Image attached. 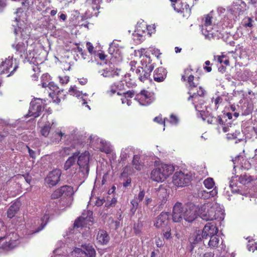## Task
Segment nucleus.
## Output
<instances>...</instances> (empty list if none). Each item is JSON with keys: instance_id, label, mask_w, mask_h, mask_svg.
<instances>
[{"instance_id": "f257e3e1", "label": "nucleus", "mask_w": 257, "mask_h": 257, "mask_svg": "<svg viewBox=\"0 0 257 257\" xmlns=\"http://www.w3.org/2000/svg\"><path fill=\"white\" fill-rule=\"evenodd\" d=\"M140 57L142 58L141 62L142 67H138L136 70L139 79L141 82H145L150 78L151 73L155 67V63L151 58L149 53L145 49L138 51Z\"/></svg>"}, {"instance_id": "f03ea898", "label": "nucleus", "mask_w": 257, "mask_h": 257, "mask_svg": "<svg viewBox=\"0 0 257 257\" xmlns=\"http://www.w3.org/2000/svg\"><path fill=\"white\" fill-rule=\"evenodd\" d=\"M199 213L200 217L206 221L223 218L222 211L215 207L211 206L209 203L202 205L199 209Z\"/></svg>"}, {"instance_id": "7ed1b4c3", "label": "nucleus", "mask_w": 257, "mask_h": 257, "mask_svg": "<svg viewBox=\"0 0 257 257\" xmlns=\"http://www.w3.org/2000/svg\"><path fill=\"white\" fill-rule=\"evenodd\" d=\"M15 21L17 24L16 26L13 25L15 27L14 34L17 35L20 33L21 38L23 41L28 42L30 37V28L23 21L21 22L20 18H16Z\"/></svg>"}, {"instance_id": "20e7f679", "label": "nucleus", "mask_w": 257, "mask_h": 257, "mask_svg": "<svg viewBox=\"0 0 257 257\" xmlns=\"http://www.w3.org/2000/svg\"><path fill=\"white\" fill-rule=\"evenodd\" d=\"M193 69L189 67L184 69L183 74L181 75V80L186 82L190 90L196 87L199 85V77H195L192 74Z\"/></svg>"}, {"instance_id": "39448f33", "label": "nucleus", "mask_w": 257, "mask_h": 257, "mask_svg": "<svg viewBox=\"0 0 257 257\" xmlns=\"http://www.w3.org/2000/svg\"><path fill=\"white\" fill-rule=\"evenodd\" d=\"M44 102L40 98L32 100L30 104L28 113L26 116L37 117L40 115L42 110L44 108Z\"/></svg>"}, {"instance_id": "423d86ee", "label": "nucleus", "mask_w": 257, "mask_h": 257, "mask_svg": "<svg viewBox=\"0 0 257 257\" xmlns=\"http://www.w3.org/2000/svg\"><path fill=\"white\" fill-rule=\"evenodd\" d=\"M74 188L70 185H64L54 190L51 195V199H58L61 197H71L74 194Z\"/></svg>"}, {"instance_id": "0eeeda50", "label": "nucleus", "mask_w": 257, "mask_h": 257, "mask_svg": "<svg viewBox=\"0 0 257 257\" xmlns=\"http://www.w3.org/2000/svg\"><path fill=\"white\" fill-rule=\"evenodd\" d=\"M90 154L88 151H85L78 157L77 164L80 171L84 175H87L89 172Z\"/></svg>"}, {"instance_id": "6e6552de", "label": "nucleus", "mask_w": 257, "mask_h": 257, "mask_svg": "<svg viewBox=\"0 0 257 257\" xmlns=\"http://www.w3.org/2000/svg\"><path fill=\"white\" fill-rule=\"evenodd\" d=\"M191 178V176L185 174L181 171L176 172L173 177V182L175 185L182 187L188 185Z\"/></svg>"}, {"instance_id": "1a4fd4ad", "label": "nucleus", "mask_w": 257, "mask_h": 257, "mask_svg": "<svg viewBox=\"0 0 257 257\" xmlns=\"http://www.w3.org/2000/svg\"><path fill=\"white\" fill-rule=\"evenodd\" d=\"M173 8L176 12L180 13L186 19L191 15V9L186 0H178L177 4H173Z\"/></svg>"}, {"instance_id": "9d476101", "label": "nucleus", "mask_w": 257, "mask_h": 257, "mask_svg": "<svg viewBox=\"0 0 257 257\" xmlns=\"http://www.w3.org/2000/svg\"><path fill=\"white\" fill-rule=\"evenodd\" d=\"M92 214L91 211H84L82 215L75 221L74 226L77 228L86 227L87 225H89V222H92Z\"/></svg>"}, {"instance_id": "9b49d317", "label": "nucleus", "mask_w": 257, "mask_h": 257, "mask_svg": "<svg viewBox=\"0 0 257 257\" xmlns=\"http://www.w3.org/2000/svg\"><path fill=\"white\" fill-rule=\"evenodd\" d=\"M202 32L206 38L209 39L214 37L212 17L209 14L204 16V22L202 26Z\"/></svg>"}, {"instance_id": "f8f14e48", "label": "nucleus", "mask_w": 257, "mask_h": 257, "mask_svg": "<svg viewBox=\"0 0 257 257\" xmlns=\"http://www.w3.org/2000/svg\"><path fill=\"white\" fill-rule=\"evenodd\" d=\"M13 58H7L4 61H3L0 67L1 69V74H8L7 76L12 75L14 72L18 68V65L15 64L13 65Z\"/></svg>"}, {"instance_id": "ddd939ff", "label": "nucleus", "mask_w": 257, "mask_h": 257, "mask_svg": "<svg viewBox=\"0 0 257 257\" xmlns=\"http://www.w3.org/2000/svg\"><path fill=\"white\" fill-rule=\"evenodd\" d=\"M135 99L142 105H148L154 101V98L150 92L143 90L140 93L136 95Z\"/></svg>"}, {"instance_id": "4468645a", "label": "nucleus", "mask_w": 257, "mask_h": 257, "mask_svg": "<svg viewBox=\"0 0 257 257\" xmlns=\"http://www.w3.org/2000/svg\"><path fill=\"white\" fill-rule=\"evenodd\" d=\"M170 213L162 212L155 219L154 226L157 228H163L169 225Z\"/></svg>"}, {"instance_id": "2eb2a0df", "label": "nucleus", "mask_w": 257, "mask_h": 257, "mask_svg": "<svg viewBox=\"0 0 257 257\" xmlns=\"http://www.w3.org/2000/svg\"><path fill=\"white\" fill-rule=\"evenodd\" d=\"M61 171L59 169H55L49 172L45 179L46 183L49 187L56 185L60 180Z\"/></svg>"}, {"instance_id": "dca6fc26", "label": "nucleus", "mask_w": 257, "mask_h": 257, "mask_svg": "<svg viewBox=\"0 0 257 257\" xmlns=\"http://www.w3.org/2000/svg\"><path fill=\"white\" fill-rule=\"evenodd\" d=\"M218 229L216 224L213 222H208L204 226L201 234L202 239H207L212 235H216L218 233Z\"/></svg>"}, {"instance_id": "f3484780", "label": "nucleus", "mask_w": 257, "mask_h": 257, "mask_svg": "<svg viewBox=\"0 0 257 257\" xmlns=\"http://www.w3.org/2000/svg\"><path fill=\"white\" fill-rule=\"evenodd\" d=\"M131 74H126L124 75V79L122 81H120L114 83L113 87H115L117 90L121 91L125 89V86L124 82H125V85L127 87H133L136 85L135 82L134 80L130 78Z\"/></svg>"}, {"instance_id": "a211bd4d", "label": "nucleus", "mask_w": 257, "mask_h": 257, "mask_svg": "<svg viewBox=\"0 0 257 257\" xmlns=\"http://www.w3.org/2000/svg\"><path fill=\"white\" fill-rule=\"evenodd\" d=\"M185 209L181 203L177 202L173 207L172 219L174 222H178L183 218Z\"/></svg>"}, {"instance_id": "6ab92c4d", "label": "nucleus", "mask_w": 257, "mask_h": 257, "mask_svg": "<svg viewBox=\"0 0 257 257\" xmlns=\"http://www.w3.org/2000/svg\"><path fill=\"white\" fill-rule=\"evenodd\" d=\"M28 45V42L23 41L14 44L12 47L16 50V54L23 58L27 55Z\"/></svg>"}, {"instance_id": "aec40b11", "label": "nucleus", "mask_w": 257, "mask_h": 257, "mask_svg": "<svg viewBox=\"0 0 257 257\" xmlns=\"http://www.w3.org/2000/svg\"><path fill=\"white\" fill-rule=\"evenodd\" d=\"M218 125L222 127L223 132L226 133L230 131V130H233L235 125L232 124L231 121H228L225 116L221 117L218 116Z\"/></svg>"}, {"instance_id": "412c9836", "label": "nucleus", "mask_w": 257, "mask_h": 257, "mask_svg": "<svg viewBox=\"0 0 257 257\" xmlns=\"http://www.w3.org/2000/svg\"><path fill=\"white\" fill-rule=\"evenodd\" d=\"M167 72L163 67L156 69L154 72V79L157 82L163 81L166 77Z\"/></svg>"}, {"instance_id": "4be33fe9", "label": "nucleus", "mask_w": 257, "mask_h": 257, "mask_svg": "<svg viewBox=\"0 0 257 257\" xmlns=\"http://www.w3.org/2000/svg\"><path fill=\"white\" fill-rule=\"evenodd\" d=\"M117 94L122 95L121 98L122 103H126L129 106L132 103L131 99L135 96V93L133 90H128L122 93L118 91L117 92Z\"/></svg>"}, {"instance_id": "5701e85b", "label": "nucleus", "mask_w": 257, "mask_h": 257, "mask_svg": "<svg viewBox=\"0 0 257 257\" xmlns=\"http://www.w3.org/2000/svg\"><path fill=\"white\" fill-rule=\"evenodd\" d=\"M96 239L100 244H106L110 240L107 232L104 230H99L97 233Z\"/></svg>"}, {"instance_id": "b1692460", "label": "nucleus", "mask_w": 257, "mask_h": 257, "mask_svg": "<svg viewBox=\"0 0 257 257\" xmlns=\"http://www.w3.org/2000/svg\"><path fill=\"white\" fill-rule=\"evenodd\" d=\"M21 206V203L19 201L14 202L9 207L7 211V217L12 219L19 211Z\"/></svg>"}, {"instance_id": "393cba45", "label": "nucleus", "mask_w": 257, "mask_h": 257, "mask_svg": "<svg viewBox=\"0 0 257 257\" xmlns=\"http://www.w3.org/2000/svg\"><path fill=\"white\" fill-rule=\"evenodd\" d=\"M196 217L197 214L196 211L194 209L191 208L190 207L185 209L183 218L186 221L191 222L194 220Z\"/></svg>"}, {"instance_id": "a878e982", "label": "nucleus", "mask_w": 257, "mask_h": 257, "mask_svg": "<svg viewBox=\"0 0 257 257\" xmlns=\"http://www.w3.org/2000/svg\"><path fill=\"white\" fill-rule=\"evenodd\" d=\"M188 100L191 101L192 104L194 106L196 110L199 105H202L205 103L204 97L199 96L196 94L190 95L188 98Z\"/></svg>"}, {"instance_id": "bb28decb", "label": "nucleus", "mask_w": 257, "mask_h": 257, "mask_svg": "<svg viewBox=\"0 0 257 257\" xmlns=\"http://www.w3.org/2000/svg\"><path fill=\"white\" fill-rule=\"evenodd\" d=\"M79 154V152H75L73 154L72 156L68 158L64 165V169L65 170H67L70 169L74 165H75L76 159Z\"/></svg>"}, {"instance_id": "cd10ccee", "label": "nucleus", "mask_w": 257, "mask_h": 257, "mask_svg": "<svg viewBox=\"0 0 257 257\" xmlns=\"http://www.w3.org/2000/svg\"><path fill=\"white\" fill-rule=\"evenodd\" d=\"M84 249V253L89 257H95L96 251L93 247L89 244H85L82 245Z\"/></svg>"}, {"instance_id": "c85d7f7f", "label": "nucleus", "mask_w": 257, "mask_h": 257, "mask_svg": "<svg viewBox=\"0 0 257 257\" xmlns=\"http://www.w3.org/2000/svg\"><path fill=\"white\" fill-rule=\"evenodd\" d=\"M151 178L157 182H162L164 181L163 178H162V175L160 173V171L157 168L153 169L151 173Z\"/></svg>"}, {"instance_id": "c756f323", "label": "nucleus", "mask_w": 257, "mask_h": 257, "mask_svg": "<svg viewBox=\"0 0 257 257\" xmlns=\"http://www.w3.org/2000/svg\"><path fill=\"white\" fill-rule=\"evenodd\" d=\"M63 91L58 90L57 92H50L49 95L52 98L53 102L56 103L60 102L61 99L63 98Z\"/></svg>"}, {"instance_id": "7c9ffc66", "label": "nucleus", "mask_w": 257, "mask_h": 257, "mask_svg": "<svg viewBox=\"0 0 257 257\" xmlns=\"http://www.w3.org/2000/svg\"><path fill=\"white\" fill-rule=\"evenodd\" d=\"M140 157L138 155H134L133 160L132 161V165L133 167L138 171H141L144 165L143 163L140 162Z\"/></svg>"}, {"instance_id": "2f4dec72", "label": "nucleus", "mask_w": 257, "mask_h": 257, "mask_svg": "<svg viewBox=\"0 0 257 257\" xmlns=\"http://www.w3.org/2000/svg\"><path fill=\"white\" fill-rule=\"evenodd\" d=\"M219 242V237L218 235H212L210 237V240L208 242V245L209 247L210 248H216L218 246V244Z\"/></svg>"}, {"instance_id": "473e14b6", "label": "nucleus", "mask_w": 257, "mask_h": 257, "mask_svg": "<svg viewBox=\"0 0 257 257\" xmlns=\"http://www.w3.org/2000/svg\"><path fill=\"white\" fill-rule=\"evenodd\" d=\"M162 168L165 175H166L167 178L171 175L174 171V167L173 166L167 164H161Z\"/></svg>"}, {"instance_id": "72a5a7b5", "label": "nucleus", "mask_w": 257, "mask_h": 257, "mask_svg": "<svg viewBox=\"0 0 257 257\" xmlns=\"http://www.w3.org/2000/svg\"><path fill=\"white\" fill-rule=\"evenodd\" d=\"M143 227V223L141 221H138V222L135 224H134L133 227V230L134 233L136 235H140L142 233V230Z\"/></svg>"}, {"instance_id": "f704fd0d", "label": "nucleus", "mask_w": 257, "mask_h": 257, "mask_svg": "<svg viewBox=\"0 0 257 257\" xmlns=\"http://www.w3.org/2000/svg\"><path fill=\"white\" fill-rule=\"evenodd\" d=\"M217 61L220 64H224L226 66L229 65V57L223 53L220 56H216Z\"/></svg>"}, {"instance_id": "c9c22d12", "label": "nucleus", "mask_w": 257, "mask_h": 257, "mask_svg": "<svg viewBox=\"0 0 257 257\" xmlns=\"http://www.w3.org/2000/svg\"><path fill=\"white\" fill-rule=\"evenodd\" d=\"M53 123V122H48V124L44 125L41 130V133L42 136L45 137H47L49 135L51 126Z\"/></svg>"}, {"instance_id": "e433bc0d", "label": "nucleus", "mask_w": 257, "mask_h": 257, "mask_svg": "<svg viewBox=\"0 0 257 257\" xmlns=\"http://www.w3.org/2000/svg\"><path fill=\"white\" fill-rule=\"evenodd\" d=\"M68 92L70 95L77 97L80 96L82 94V91L78 90L77 87L76 86H71Z\"/></svg>"}, {"instance_id": "4c0bfd02", "label": "nucleus", "mask_w": 257, "mask_h": 257, "mask_svg": "<svg viewBox=\"0 0 257 257\" xmlns=\"http://www.w3.org/2000/svg\"><path fill=\"white\" fill-rule=\"evenodd\" d=\"M23 58H25L30 63H33V64L37 63V64H38L36 61V58L34 57L33 52L29 51V54L27 53V55L25 56H23Z\"/></svg>"}, {"instance_id": "58836bf2", "label": "nucleus", "mask_w": 257, "mask_h": 257, "mask_svg": "<svg viewBox=\"0 0 257 257\" xmlns=\"http://www.w3.org/2000/svg\"><path fill=\"white\" fill-rule=\"evenodd\" d=\"M230 131L231 133H229L226 135V137L228 140L235 139L237 138V136L240 134V132L234 129V128L233 130H230Z\"/></svg>"}, {"instance_id": "ea45409f", "label": "nucleus", "mask_w": 257, "mask_h": 257, "mask_svg": "<svg viewBox=\"0 0 257 257\" xmlns=\"http://www.w3.org/2000/svg\"><path fill=\"white\" fill-rule=\"evenodd\" d=\"M49 114L48 113H44L39 120L38 123L41 124L46 125L48 122H53L52 120H49Z\"/></svg>"}, {"instance_id": "a19ab883", "label": "nucleus", "mask_w": 257, "mask_h": 257, "mask_svg": "<svg viewBox=\"0 0 257 257\" xmlns=\"http://www.w3.org/2000/svg\"><path fill=\"white\" fill-rule=\"evenodd\" d=\"M203 184L205 187L207 189L212 188L215 185L214 181L212 178H208L206 179L204 181Z\"/></svg>"}, {"instance_id": "79ce46f5", "label": "nucleus", "mask_w": 257, "mask_h": 257, "mask_svg": "<svg viewBox=\"0 0 257 257\" xmlns=\"http://www.w3.org/2000/svg\"><path fill=\"white\" fill-rule=\"evenodd\" d=\"M163 235L165 238L168 239L171 237V229L170 226L162 228Z\"/></svg>"}, {"instance_id": "37998d69", "label": "nucleus", "mask_w": 257, "mask_h": 257, "mask_svg": "<svg viewBox=\"0 0 257 257\" xmlns=\"http://www.w3.org/2000/svg\"><path fill=\"white\" fill-rule=\"evenodd\" d=\"M86 45L89 53L91 55H94L95 56L96 55L97 51L94 50V48L92 44L89 42H87L86 43Z\"/></svg>"}, {"instance_id": "c03bdc74", "label": "nucleus", "mask_w": 257, "mask_h": 257, "mask_svg": "<svg viewBox=\"0 0 257 257\" xmlns=\"http://www.w3.org/2000/svg\"><path fill=\"white\" fill-rule=\"evenodd\" d=\"M33 70L35 72V73L32 75L33 80H37L39 77L38 74L40 72V68L38 66L35 64L32 66Z\"/></svg>"}, {"instance_id": "a18cd8bd", "label": "nucleus", "mask_w": 257, "mask_h": 257, "mask_svg": "<svg viewBox=\"0 0 257 257\" xmlns=\"http://www.w3.org/2000/svg\"><path fill=\"white\" fill-rule=\"evenodd\" d=\"M202 119L205 120L206 119L207 122L209 124H214L215 123H217L218 124V117H215L212 116H208L206 118L202 117Z\"/></svg>"}, {"instance_id": "49530a36", "label": "nucleus", "mask_w": 257, "mask_h": 257, "mask_svg": "<svg viewBox=\"0 0 257 257\" xmlns=\"http://www.w3.org/2000/svg\"><path fill=\"white\" fill-rule=\"evenodd\" d=\"M212 102L214 103L215 108L217 109L219 107L220 104L222 103L223 99L221 96H218L214 99H212Z\"/></svg>"}, {"instance_id": "de8ad7c7", "label": "nucleus", "mask_w": 257, "mask_h": 257, "mask_svg": "<svg viewBox=\"0 0 257 257\" xmlns=\"http://www.w3.org/2000/svg\"><path fill=\"white\" fill-rule=\"evenodd\" d=\"M60 83L62 84H66L69 81V77L68 76H58Z\"/></svg>"}, {"instance_id": "09e8293b", "label": "nucleus", "mask_w": 257, "mask_h": 257, "mask_svg": "<svg viewBox=\"0 0 257 257\" xmlns=\"http://www.w3.org/2000/svg\"><path fill=\"white\" fill-rule=\"evenodd\" d=\"M154 121L160 124H164L165 125V124L166 122V120H168V119L166 118L164 120H163L162 118L160 116H156L154 119Z\"/></svg>"}, {"instance_id": "8fccbe9b", "label": "nucleus", "mask_w": 257, "mask_h": 257, "mask_svg": "<svg viewBox=\"0 0 257 257\" xmlns=\"http://www.w3.org/2000/svg\"><path fill=\"white\" fill-rule=\"evenodd\" d=\"M166 121H169L172 124H176L178 122V119L176 115L171 114L170 115V119H168V120H166Z\"/></svg>"}, {"instance_id": "3c124183", "label": "nucleus", "mask_w": 257, "mask_h": 257, "mask_svg": "<svg viewBox=\"0 0 257 257\" xmlns=\"http://www.w3.org/2000/svg\"><path fill=\"white\" fill-rule=\"evenodd\" d=\"M205 65L203 67V69L205 71H206L207 72H210L212 70V68L210 62L209 60H207L205 62Z\"/></svg>"}, {"instance_id": "603ef678", "label": "nucleus", "mask_w": 257, "mask_h": 257, "mask_svg": "<svg viewBox=\"0 0 257 257\" xmlns=\"http://www.w3.org/2000/svg\"><path fill=\"white\" fill-rule=\"evenodd\" d=\"M53 135L55 137V139L57 140H56L55 142H59L61 140L62 137L64 135V134L61 132H55L53 134Z\"/></svg>"}, {"instance_id": "864d4df0", "label": "nucleus", "mask_w": 257, "mask_h": 257, "mask_svg": "<svg viewBox=\"0 0 257 257\" xmlns=\"http://www.w3.org/2000/svg\"><path fill=\"white\" fill-rule=\"evenodd\" d=\"M102 75L104 77H111L113 76L112 71H110L108 69L106 68L103 70Z\"/></svg>"}, {"instance_id": "5fc2aeb1", "label": "nucleus", "mask_w": 257, "mask_h": 257, "mask_svg": "<svg viewBox=\"0 0 257 257\" xmlns=\"http://www.w3.org/2000/svg\"><path fill=\"white\" fill-rule=\"evenodd\" d=\"M26 147L28 149L30 157L31 158H32V159H35L36 158L35 151H34L33 150L31 149L30 148V147H28V146H26Z\"/></svg>"}, {"instance_id": "6e6d98bb", "label": "nucleus", "mask_w": 257, "mask_h": 257, "mask_svg": "<svg viewBox=\"0 0 257 257\" xmlns=\"http://www.w3.org/2000/svg\"><path fill=\"white\" fill-rule=\"evenodd\" d=\"M145 191L144 190H142L140 191V192L138 194V197L136 198V199L137 200H138L139 201H142L143 200V199L145 197Z\"/></svg>"}, {"instance_id": "4d7b16f0", "label": "nucleus", "mask_w": 257, "mask_h": 257, "mask_svg": "<svg viewBox=\"0 0 257 257\" xmlns=\"http://www.w3.org/2000/svg\"><path fill=\"white\" fill-rule=\"evenodd\" d=\"M205 92V90L202 87H199V90H197V92L194 93L193 94H196L199 96L204 97Z\"/></svg>"}, {"instance_id": "13d9d810", "label": "nucleus", "mask_w": 257, "mask_h": 257, "mask_svg": "<svg viewBox=\"0 0 257 257\" xmlns=\"http://www.w3.org/2000/svg\"><path fill=\"white\" fill-rule=\"evenodd\" d=\"M150 51L151 52L152 54L153 55H155L157 58H158L160 55L161 54L160 50L158 49L154 48L151 50Z\"/></svg>"}, {"instance_id": "bf43d9fd", "label": "nucleus", "mask_w": 257, "mask_h": 257, "mask_svg": "<svg viewBox=\"0 0 257 257\" xmlns=\"http://www.w3.org/2000/svg\"><path fill=\"white\" fill-rule=\"evenodd\" d=\"M156 244L158 247H161L164 244V241L160 238H158L156 240Z\"/></svg>"}, {"instance_id": "052dcab7", "label": "nucleus", "mask_w": 257, "mask_h": 257, "mask_svg": "<svg viewBox=\"0 0 257 257\" xmlns=\"http://www.w3.org/2000/svg\"><path fill=\"white\" fill-rule=\"evenodd\" d=\"M49 85V88L51 89V90H53V92H54V90H55V92H57L59 89V88L55 85L53 83H49L48 84Z\"/></svg>"}, {"instance_id": "680f3d73", "label": "nucleus", "mask_w": 257, "mask_h": 257, "mask_svg": "<svg viewBox=\"0 0 257 257\" xmlns=\"http://www.w3.org/2000/svg\"><path fill=\"white\" fill-rule=\"evenodd\" d=\"M46 224H47V222L44 223V221H43L41 225L37 228V229L34 231L31 234H33V233H37V232L40 231L45 227Z\"/></svg>"}, {"instance_id": "e2e57ef3", "label": "nucleus", "mask_w": 257, "mask_h": 257, "mask_svg": "<svg viewBox=\"0 0 257 257\" xmlns=\"http://www.w3.org/2000/svg\"><path fill=\"white\" fill-rule=\"evenodd\" d=\"M157 168L160 171V173L162 175V178H163L165 181L167 179L166 175H165V173L163 171L161 165H159Z\"/></svg>"}, {"instance_id": "0e129e2a", "label": "nucleus", "mask_w": 257, "mask_h": 257, "mask_svg": "<svg viewBox=\"0 0 257 257\" xmlns=\"http://www.w3.org/2000/svg\"><path fill=\"white\" fill-rule=\"evenodd\" d=\"M157 168L160 171V173L162 175V178H163L165 181L167 179L166 175H165V173L163 171L161 165H159Z\"/></svg>"}, {"instance_id": "69168bd1", "label": "nucleus", "mask_w": 257, "mask_h": 257, "mask_svg": "<svg viewBox=\"0 0 257 257\" xmlns=\"http://www.w3.org/2000/svg\"><path fill=\"white\" fill-rule=\"evenodd\" d=\"M214 253L211 252H207L204 253H200L199 257H213Z\"/></svg>"}, {"instance_id": "338daca9", "label": "nucleus", "mask_w": 257, "mask_h": 257, "mask_svg": "<svg viewBox=\"0 0 257 257\" xmlns=\"http://www.w3.org/2000/svg\"><path fill=\"white\" fill-rule=\"evenodd\" d=\"M97 57H98V58H99V59L100 60H104L105 59V58H106V55L103 53V52H101V53H97L96 52V55Z\"/></svg>"}, {"instance_id": "774afa93", "label": "nucleus", "mask_w": 257, "mask_h": 257, "mask_svg": "<svg viewBox=\"0 0 257 257\" xmlns=\"http://www.w3.org/2000/svg\"><path fill=\"white\" fill-rule=\"evenodd\" d=\"M118 90H117V89H116L115 88V87H113V84L111 85V86H110V90L108 91V93L110 94V95H112L113 94H114L115 93H116Z\"/></svg>"}]
</instances>
